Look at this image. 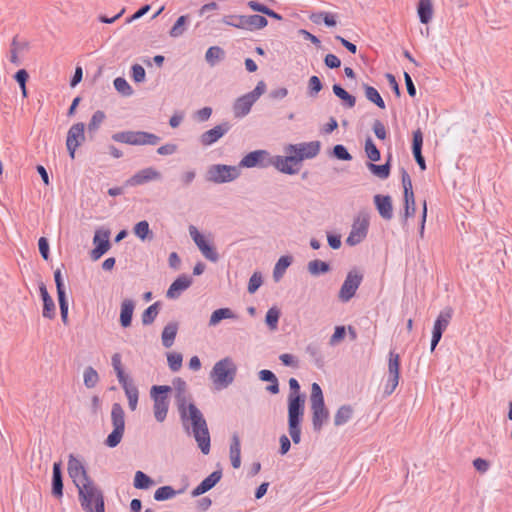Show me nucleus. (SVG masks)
<instances>
[{"instance_id":"f257e3e1","label":"nucleus","mask_w":512,"mask_h":512,"mask_svg":"<svg viewBox=\"0 0 512 512\" xmlns=\"http://www.w3.org/2000/svg\"><path fill=\"white\" fill-rule=\"evenodd\" d=\"M172 384L176 390L175 399L181 421L184 425L187 421H191L192 433L199 449L204 455L209 454L211 448L210 433L202 412L194 403L186 404L187 384L185 380L181 377H176L173 379Z\"/></svg>"},{"instance_id":"f03ea898","label":"nucleus","mask_w":512,"mask_h":512,"mask_svg":"<svg viewBox=\"0 0 512 512\" xmlns=\"http://www.w3.org/2000/svg\"><path fill=\"white\" fill-rule=\"evenodd\" d=\"M68 474L78 488V497L85 512H105L103 492L94 484L85 466L73 454L68 458Z\"/></svg>"},{"instance_id":"7ed1b4c3","label":"nucleus","mask_w":512,"mask_h":512,"mask_svg":"<svg viewBox=\"0 0 512 512\" xmlns=\"http://www.w3.org/2000/svg\"><path fill=\"white\" fill-rule=\"evenodd\" d=\"M320 149L321 142L318 140L289 144L284 149L287 155H277L276 169L283 174L295 175L300 171L302 162L316 157Z\"/></svg>"},{"instance_id":"20e7f679","label":"nucleus","mask_w":512,"mask_h":512,"mask_svg":"<svg viewBox=\"0 0 512 512\" xmlns=\"http://www.w3.org/2000/svg\"><path fill=\"white\" fill-rule=\"evenodd\" d=\"M288 384V431L293 443L299 444L301 441V424L304 418L306 396L301 393V387L296 378H290Z\"/></svg>"},{"instance_id":"39448f33","label":"nucleus","mask_w":512,"mask_h":512,"mask_svg":"<svg viewBox=\"0 0 512 512\" xmlns=\"http://www.w3.org/2000/svg\"><path fill=\"white\" fill-rule=\"evenodd\" d=\"M236 374L237 366L233 359L225 357L214 364L210 377L217 389H224L233 383Z\"/></svg>"},{"instance_id":"423d86ee","label":"nucleus","mask_w":512,"mask_h":512,"mask_svg":"<svg viewBox=\"0 0 512 512\" xmlns=\"http://www.w3.org/2000/svg\"><path fill=\"white\" fill-rule=\"evenodd\" d=\"M310 401L312 410V427L315 432H320L323 425L329 419V411L325 406L322 389L317 383H313L311 386Z\"/></svg>"},{"instance_id":"0eeeda50","label":"nucleus","mask_w":512,"mask_h":512,"mask_svg":"<svg viewBox=\"0 0 512 512\" xmlns=\"http://www.w3.org/2000/svg\"><path fill=\"white\" fill-rule=\"evenodd\" d=\"M111 422L113 430L108 434L104 444L109 448H115L120 444L125 431V412L120 403L112 405Z\"/></svg>"},{"instance_id":"6e6552de","label":"nucleus","mask_w":512,"mask_h":512,"mask_svg":"<svg viewBox=\"0 0 512 512\" xmlns=\"http://www.w3.org/2000/svg\"><path fill=\"white\" fill-rule=\"evenodd\" d=\"M171 391L172 388L168 385H153L151 387L150 395L153 399L154 417L160 423L167 417L169 409L168 393Z\"/></svg>"},{"instance_id":"1a4fd4ad","label":"nucleus","mask_w":512,"mask_h":512,"mask_svg":"<svg viewBox=\"0 0 512 512\" xmlns=\"http://www.w3.org/2000/svg\"><path fill=\"white\" fill-rule=\"evenodd\" d=\"M222 22L226 25L249 31L263 29L268 24V20L264 16L258 14L228 15L223 17Z\"/></svg>"},{"instance_id":"9d476101","label":"nucleus","mask_w":512,"mask_h":512,"mask_svg":"<svg viewBox=\"0 0 512 512\" xmlns=\"http://www.w3.org/2000/svg\"><path fill=\"white\" fill-rule=\"evenodd\" d=\"M240 174L238 166L213 164L207 169L206 180L215 184L229 183L236 180Z\"/></svg>"},{"instance_id":"9b49d317","label":"nucleus","mask_w":512,"mask_h":512,"mask_svg":"<svg viewBox=\"0 0 512 512\" xmlns=\"http://www.w3.org/2000/svg\"><path fill=\"white\" fill-rule=\"evenodd\" d=\"M276 156H271L267 150H254L247 153L239 162V169L244 168H267L273 166L276 168Z\"/></svg>"},{"instance_id":"f8f14e48","label":"nucleus","mask_w":512,"mask_h":512,"mask_svg":"<svg viewBox=\"0 0 512 512\" xmlns=\"http://www.w3.org/2000/svg\"><path fill=\"white\" fill-rule=\"evenodd\" d=\"M363 280V274L356 268L351 269L339 290L338 297L342 302L352 299Z\"/></svg>"},{"instance_id":"ddd939ff","label":"nucleus","mask_w":512,"mask_h":512,"mask_svg":"<svg viewBox=\"0 0 512 512\" xmlns=\"http://www.w3.org/2000/svg\"><path fill=\"white\" fill-rule=\"evenodd\" d=\"M369 218L367 214H363L362 217L359 215L354 219L351 227V231L346 239V243L349 246H355L361 243L368 234Z\"/></svg>"},{"instance_id":"4468645a","label":"nucleus","mask_w":512,"mask_h":512,"mask_svg":"<svg viewBox=\"0 0 512 512\" xmlns=\"http://www.w3.org/2000/svg\"><path fill=\"white\" fill-rule=\"evenodd\" d=\"M110 230L97 229L93 236L94 248L90 252V257L93 261L99 260L110 248Z\"/></svg>"},{"instance_id":"2eb2a0df","label":"nucleus","mask_w":512,"mask_h":512,"mask_svg":"<svg viewBox=\"0 0 512 512\" xmlns=\"http://www.w3.org/2000/svg\"><path fill=\"white\" fill-rule=\"evenodd\" d=\"M85 141V124L77 122L73 124L66 137V147L71 159L75 158L76 149Z\"/></svg>"},{"instance_id":"dca6fc26","label":"nucleus","mask_w":512,"mask_h":512,"mask_svg":"<svg viewBox=\"0 0 512 512\" xmlns=\"http://www.w3.org/2000/svg\"><path fill=\"white\" fill-rule=\"evenodd\" d=\"M232 125L228 121H223L213 128L205 131L200 135L199 141L202 146L207 147L216 143L222 138L230 129Z\"/></svg>"},{"instance_id":"f3484780","label":"nucleus","mask_w":512,"mask_h":512,"mask_svg":"<svg viewBox=\"0 0 512 512\" xmlns=\"http://www.w3.org/2000/svg\"><path fill=\"white\" fill-rule=\"evenodd\" d=\"M161 173L153 167L139 170L126 181L127 186H138L154 180H160Z\"/></svg>"},{"instance_id":"a211bd4d","label":"nucleus","mask_w":512,"mask_h":512,"mask_svg":"<svg viewBox=\"0 0 512 512\" xmlns=\"http://www.w3.org/2000/svg\"><path fill=\"white\" fill-rule=\"evenodd\" d=\"M222 478V470L218 469L213 471L210 475H208L205 479H203L199 485H197L192 491L191 496L193 498L199 497L202 494L210 491L214 488Z\"/></svg>"},{"instance_id":"6ab92c4d","label":"nucleus","mask_w":512,"mask_h":512,"mask_svg":"<svg viewBox=\"0 0 512 512\" xmlns=\"http://www.w3.org/2000/svg\"><path fill=\"white\" fill-rule=\"evenodd\" d=\"M193 282L191 276L187 274L179 275L169 286L166 297L169 299H177L180 297L183 291L187 290Z\"/></svg>"},{"instance_id":"aec40b11","label":"nucleus","mask_w":512,"mask_h":512,"mask_svg":"<svg viewBox=\"0 0 512 512\" xmlns=\"http://www.w3.org/2000/svg\"><path fill=\"white\" fill-rule=\"evenodd\" d=\"M373 201L379 215L384 220H391L393 217V204L391 196L376 194L373 198Z\"/></svg>"},{"instance_id":"412c9836","label":"nucleus","mask_w":512,"mask_h":512,"mask_svg":"<svg viewBox=\"0 0 512 512\" xmlns=\"http://www.w3.org/2000/svg\"><path fill=\"white\" fill-rule=\"evenodd\" d=\"M52 488L51 493L55 498H62L63 496V474H62V462H54L52 468Z\"/></svg>"},{"instance_id":"4be33fe9","label":"nucleus","mask_w":512,"mask_h":512,"mask_svg":"<svg viewBox=\"0 0 512 512\" xmlns=\"http://www.w3.org/2000/svg\"><path fill=\"white\" fill-rule=\"evenodd\" d=\"M39 292H40V296L43 301V310H42L43 317L47 318V319H54L56 316L55 303H54L52 297L50 296V294L46 288V285L43 282L39 283Z\"/></svg>"},{"instance_id":"5701e85b","label":"nucleus","mask_w":512,"mask_h":512,"mask_svg":"<svg viewBox=\"0 0 512 512\" xmlns=\"http://www.w3.org/2000/svg\"><path fill=\"white\" fill-rule=\"evenodd\" d=\"M135 302L132 299H124L120 307L119 323L122 328H128L132 324Z\"/></svg>"},{"instance_id":"b1692460","label":"nucleus","mask_w":512,"mask_h":512,"mask_svg":"<svg viewBox=\"0 0 512 512\" xmlns=\"http://www.w3.org/2000/svg\"><path fill=\"white\" fill-rule=\"evenodd\" d=\"M255 102L247 94L238 97L233 103V114L235 118H243L248 115Z\"/></svg>"},{"instance_id":"393cba45","label":"nucleus","mask_w":512,"mask_h":512,"mask_svg":"<svg viewBox=\"0 0 512 512\" xmlns=\"http://www.w3.org/2000/svg\"><path fill=\"white\" fill-rule=\"evenodd\" d=\"M391 161H392V154L389 153L387 155L386 162L384 164H375L373 162H367L366 166L368 170L376 177L384 180L387 179L390 176L391 173Z\"/></svg>"},{"instance_id":"a878e982","label":"nucleus","mask_w":512,"mask_h":512,"mask_svg":"<svg viewBox=\"0 0 512 512\" xmlns=\"http://www.w3.org/2000/svg\"><path fill=\"white\" fill-rule=\"evenodd\" d=\"M142 131H121L114 133L112 139L129 145H141Z\"/></svg>"},{"instance_id":"bb28decb","label":"nucleus","mask_w":512,"mask_h":512,"mask_svg":"<svg viewBox=\"0 0 512 512\" xmlns=\"http://www.w3.org/2000/svg\"><path fill=\"white\" fill-rule=\"evenodd\" d=\"M258 377L263 382H268L269 385L266 386V391H268L270 394H278L279 389V382L276 375L268 369H262L258 372Z\"/></svg>"},{"instance_id":"cd10ccee","label":"nucleus","mask_w":512,"mask_h":512,"mask_svg":"<svg viewBox=\"0 0 512 512\" xmlns=\"http://www.w3.org/2000/svg\"><path fill=\"white\" fill-rule=\"evenodd\" d=\"M225 319H238V315L235 314L230 308H227V307L219 308L212 312L208 325L210 327H215L222 320H225Z\"/></svg>"},{"instance_id":"c85d7f7f","label":"nucleus","mask_w":512,"mask_h":512,"mask_svg":"<svg viewBox=\"0 0 512 512\" xmlns=\"http://www.w3.org/2000/svg\"><path fill=\"white\" fill-rule=\"evenodd\" d=\"M417 14L422 24H428L433 16L432 0H419L417 4Z\"/></svg>"},{"instance_id":"c756f323","label":"nucleus","mask_w":512,"mask_h":512,"mask_svg":"<svg viewBox=\"0 0 512 512\" xmlns=\"http://www.w3.org/2000/svg\"><path fill=\"white\" fill-rule=\"evenodd\" d=\"M178 323L177 322H169L162 330L161 339L162 345L165 348H170L175 341L177 332H178Z\"/></svg>"},{"instance_id":"7c9ffc66","label":"nucleus","mask_w":512,"mask_h":512,"mask_svg":"<svg viewBox=\"0 0 512 512\" xmlns=\"http://www.w3.org/2000/svg\"><path fill=\"white\" fill-rule=\"evenodd\" d=\"M226 57L225 50L220 46H211L205 53V61L210 67L216 66Z\"/></svg>"},{"instance_id":"2f4dec72","label":"nucleus","mask_w":512,"mask_h":512,"mask_svg":"<svg viewBox=\"0 0 512 512\" xmlns=\"http://www.w3.org/2000/svg\"><path fill=\"white\" fill-rule=\"evenodd\" d=\"M452 316H453V308L452 307L447 306L444 309H442L434 322L433 329L444 333V331L446 330V328L448 327V325L450 323V320L452 319Z\"/></svg>"},{"instance_id":"473e14b6","label":"nucleus","mask_w":512,"mask_h":512,"mask_svg":"<svg viewBox=\"0 0 512 512\" xmlns=\"http://www.w3.org/2000/svg\"><path fill=\"white\" fill-rule=\"evenodd\" d=\"M230 460L233 468L238 469L241 466V446L239 436L234 433L230 444Z\"/></svg>"},{"instance_id":"72a5a7b5","label":"nucleus","mask_w":512,"mask_h":512,"mask_svg":"<svg viewBox=\"0 0 512 512\" xmlns=\"http://www.w3.org/2000/svg\"><path fill=\"white\" fill-rule=\"evenodd\" d=\"M292 262L293 257L291 255H283L278 259L273 269V279L275 282L280 281Z\"/></svg>"},{"instance_id":"f704fd0d","label":"nucleus","mask_w":512,"mask_h":512,"mask_svg":"<svg viewBox=\"0 0 512 512\" xmlns=\"http://www.w3.org/2000/svg\"><path fill=\"white\" fill-rule=\"evenodd\" d=\"M354 410L349 404L342 405L338 408L334 415V425L342 426L350 421L353 417Z\"/></svg>"},{"instance_id":"c9c22d12","label":"nucleus","mask_w":512,"mask_h":512,"mask_svg":"<svg viewBox=\"0 0 512 512\" xmlns=\"http://www.w3.org/2000/svg\"><path fill=\"white\" fill-rule=\"evenodd\" d=\"M133 233L141 241H151L154 238V234L146 220L137 222L133 227Z\"/></svg>"},{"instance_id":"e433bc0d","label":"nucleus","mask_w":512,"mask_h":512,"mask_svg":"<svg viewBox=\"0 0 512 512\" xmlns=\"http://www.w3.org/2000/svg\"><path fill=\"white\" fill-rule=\"evenodd\" d=\"M333 93L339 99L342 100V103L347 108H353L356 104V98L352 94L348 93L340 84L335 83L332 86Z\"/></svg>"},{"instance_id":"4c0bfd02","label":"nucleus","mask_w":512,"mask_h":512,"mask_svg":"<svg viewBox=\"0 0 512 512\" xmlns=\"http://www.w3.org/2000/svg\"><path fill=\"white\" fill-rule=\"evenodd\" d=\"M305 352L312 358L315 366L318 369H322L325 366L324 357L320 350V347L316 343H310L306 346Z\"/></svg>"},{"instance_id":"58836bf2","label":"nucleus","mask_w":512,"mask_h":512,"mask_svg":"<svg viewBox=\"0 0 512 512\" xmlns=\"http://www.w3.org/2000/svg\"><path fill=\"white\" fill-rule=\"evenodd\" d=\"M160 308V301H157L152 305L148 306L141 315L142 324L144 326L151 325L155 321L157 315L159 314Z\"/></svg>"},{"instance_id":"ea45409f","label":"nucleus","mask_w":512,"mask_h":512,"mask_svg":"<svg viewBox=\"0 0 512 512\" xmlns=\"http://www.w3.org/2000/svg\"><path fill=\"white\" fill-rule=\"evenodd\" d=\"M307 270L312 276H319L328 273L331 270V266L328 262L315 259L308 263Z\"/></svg>"},{"instance_id":"a19ab883","label":"nucleus","mask_w":512,"mask_h":512,"mask_svg":"<svg viewBox=\"0 0 512 512\" xmlns=\"http://www.w3.org/2000/svg\"><path fill=\"white\" fill-rule=\"evenodd\" d=\"M202 255L211 262H217L219 260V254L213 244L209 243L206 239L201 241L197 245Z\"/></svg>"},{"instance_id":"79ce46f5","label":"nucleus","mask_w":512,"mask_h":512,"mask_svg":"<svg viewBox=\"0 0 512 512\" xmlns=\"http://www.w3.org/2000/svg\"><path fill=\"white\" fill-rule=\"evenodd\" d=\"M366 98L380 109L385 108V102L376 88L363 83Z\"/></svg>"},{"instance_id":"37998d69","label":"nucleus","mask_w":512,"mask_h":512,"mask_svg":"<svg viewBox=\"0 0 512 512\" xmlns=\"http://www.w3.org/2000/svg\"><path fill=\"white\" fill-rule=\"evenodd\" d=\"M404 211L402 214V223L406 224L408 218L414 217L416 213L415 197L412 195H403Z\"/></svg>"},{"instance_id":"c03bdc74","label":"nucleus","mask_w":512,"mask_h":512,"mask_svg":"<svg viewBox=\"0 0 512 512\" xmlns=\"http://www.w3.org/2000/svg\"><path fill=\"white\" fill-rule=\"evenodd\" d=\"M133 485L136 489L147 490L154 485V480L142 471H137L134 476Z\"/></svg>"},{"instance_id":"a18cd8bd","label":"nucleus","mask_w":512,"mask_h":512,"mask_svg":"<svg viewBox=\"0 0 512 512\" xmlns=\"http://www.w3.org/2000/svg\"><path fill=\"white\" fill-rule=\"evenodd\" d=\"M280 316H281V311L276 306L269 308L268 311L266 312L265 324L271 331H274L278 328Z\"/></svg>"},{"instance_id":"49530a36","label":"nucleus","mask_w":512,"mask_h":512,"mask_svg":"<svg viewBox=\"0 0 512 512\" xmlns=\"http://www.w3.org/2000/svg\"><path fill=\"white\" fill-rule=\"evenodd\" d=\"M183 492V489L176 491L172 486H161L154 493V499L156 501H166L173 498L175 495Z\"/></svg>"},{"instance_id":"de8ad7c7","label":"nucleus","mask_w":512,"mask_h":512,"mask_svg":"<svg viewBox=\"0 0 512 512\" xmlns=\"http://www.w3.org/2000/svg\"><path fill=\"white\" fill-rule=\"evenodd\" d=\"M364 150L369 162H377L381 159V152L373 142L371 137H367L364 144Z\"/></svg>"},{"instance_id":"09e8293b","label":"nucleus","mask_w":512,"mask_h":512,"mask_svg":"<svg viewBox=\"0 0 512 512\" xmlns=\"http://www.w3.org/2000/svg\"><path fill=\"white\" fill-rule=\"evenodd\" d=\"M388 376H396V378H400V355L394 351L389 352Z\"/></svg>"},{"instance_id":"8fccbe9b","label":"nucleus","mask_w":512,"mask_h":512,"mask_svg":"<svg viewBox=\"0 0 512 512\" xmlns=\"http://www.w3.org/2000/svg\"><path fill=\"white\" fill-rule=\"evenodd\" d=\"M188 21H189L188 15H181L180 17H178L169 32L170 36L171 37H179V36L183 35V33L186 30V25H187Z\"/></svg>"},{"instance_id":"3c124183","label":"nucleus","mask_w":512,"mask_h":512,"mask_svg":"<svg viewBox=\"0 0 512 512\" xmlns=\"http://www.w3.org/2000/svg\"><path fill=\"white\" fill-rule=\"evenodd\" d=\"M105 118L106 115L102 110L95 111L88 123V133L91 135L92 133L97 132Z\"/></svg>"},{"instance_id":"603ef678","label":"nucleus","mask_w":512,"mask_h":512,"mask_svg":"<svg viewBox=\"0 0 512 512\" xmlns=\"http://www.w3.org/2000/svg\"><path fill=\"white\" fill-rule=\"evenodd\" d=\"M83 378L84 385L87 388H94L99 381V375L92 366H88L85 368Z\"/></svg>"},{"instance_id":"864d4df0","label":"nucleus","mask_w":512,"mask_h":512,"mask_svg":"<svg viewBox=\"0 0 512 512\" xmlns=\"http://www.w3.org/2000/svg\"><path fill=\"white\" fill-rule=\"evenodd\" d=\"M330 156L341 161L352 160V155L343 144H336L330 151Z\"/></svg>"},{"instance_id":"5fc2aeb1","label":"nucleus","mask_w":512,"mask_h":512,"mask_svg":"<svg viewBox=\"0 0 512 512\" xmlns=\"http://www.w3.org/2000/svg\"><path fill=\"white\" fill-rule=\"evenodd\" d=\"M114 87L123 96H131L133 94V89L127 80L123 77H117L114 79Z\"/></svg>"},{"instance_id":"6e6d98bb","label":"nucleus","mask_w":512,"mask_h":512,"mask_svg":"<svg viewBox=\"0 0 512 512\" xmlns=\"http://www.w3.org/2000/svg\"><path fill=\"white\" fill-rule=\"evenodd\" d=\"M119 383L121 384L127 398L139 396L138 388L129 376L124 378V380H119Z\"/></svg>"},{"instance_id":"4d7b16f0","label":"nucleus","mask_w":512,"mask_h":512,"mask_svg":"<svg viewBox=\"0 0 512 512\" xmlns=\"http://www.w3.org/2000/svg\"><path fill=\"white\" fill-rule=\"evenodd\" d=\"M167 362L170 370L177 372L182 367L183 356L181 353L170 352L167 354Z\"/></svg>"},{"instance_id":"13d9d810","label":"nucleus","mask_w":512,"mask_h":512,"mask_svg":"<svg viewBox=\"0 0 512 512\" xmlns=\"http://www.w3.org/2000/svg\"><path fill=\"white\" fill-rule=\"evenodd\" d=\"M54 281L56 285L57 298H66V290L63 281V276L60 268H57L54 271Z\"/></svg>"},{"instance_id":"bf43d9fd","label":"nucleus","mask_w":512,"mask_h":512,"mask_svg":"<svg viewBox=\"0 0 512 512\" xmlns=\"http://www.w3.org/2000/svg\"><path fill=\"white\" fill-rule=\"evenodd\" d=\"M112 366L116 373L117 379L124 380V378L128 377V375L124 372L122 362H121V355L120 353H115L112 356Z\"/></svg>"},{"instance_id":"052dcab7","label":"nucleus","mask_w":512,"mask_h":512,"mask_svg":"<svg viewBox=\"0 0 512 512\" xmlns=\"http://www.w3.org/2000/svg\"><path fill=\"white\" fill-rule=\"evenodd\" d=\"M263 277L260 272H254L248 282L247 291L250 294H254L262 285Z\"/></svg>"},{"instance_id":"680f3d73","label":"nucleus","mask_w":512,"mask_h":512,"mask_svg":"<svg viewBox=\"0 0 512 512\" xmlns=\"http://www.w3.org/2000/svg\"><path fill=\"white\" fill-rule=\"evenodd\" d=\"M323 88L321 79L313 75L308 80V94L310 96H316Z\"/></svg>"},{"instance_id":"e2e57ef3","label":"nucleus","mask_w":512,"mask_h":512,"mask_svg":"<svg viewBox=\"0 0 512 512\" xmlns=\"http://www.w3.org/2000/svg\"><path fill=\"white\" fill-rule=\"evenodd\" d=\"M401 181L403 186V195L414 194L410 175L405 168H401Z\"/></svg>"},{"instance_id":"0e129e2a","label":"nucleus","mask_w":512,"mask_h":512,"mask_svg":"<svg viewBox=\"0 0 512 512\" xmlns=\"http://www.w3.org/2000/svg\"><path fill=\"white\" fill-rule=\"evenodd\" d=\"M131 78L135 83H142L145 81L146 72L140 64H134L131 67Z\"/></svg>"},{"instance_id":"69168bd1","label":"nucleus","mask_w":512,"mask_h":512,"mask_svg":"<svg viewBox=\"0 0 512 512\" xmlns=\"http://www.w3.org/2000/svg\"><path fill=\"white\" fill-rule=\"evenodd\" d=\"M423 133L420 128L413 132L411 150L412 153L422 151Z\"/></svg>"},{"instance_id":"338daca9","label":"nucleus","mask_w":512,"mask_h":512,"mask_svg":"<svg viewBox=\"0 0 512 512\" xmlns=\"http://www.w3.org/2000/svg\"><path fill=\"white\" fill-rule=\"evenodd\" d=\"M345 336H346L345 326H336L334 329V333L332 334V336L329 339V345L335 346L336 344H338L339 342L344 340Z\"/></svg>"},{"instance_id":"774afa93","label":"nucleus","mask_w":512,"mask_h":512,"mask_svg":"<svg viewBox=\"0 0 512 512\" xmlns=\"http://www.w3.org/2000/svg\"><path fill=\"white\" fill-rule=\"evenodd\" d=\"M372 130H373L375 136L379 140L386 139V137H387L386 128H385L384 124L379 119L374 120L373 125H372Z\"/></svg>"}]
</instances>
